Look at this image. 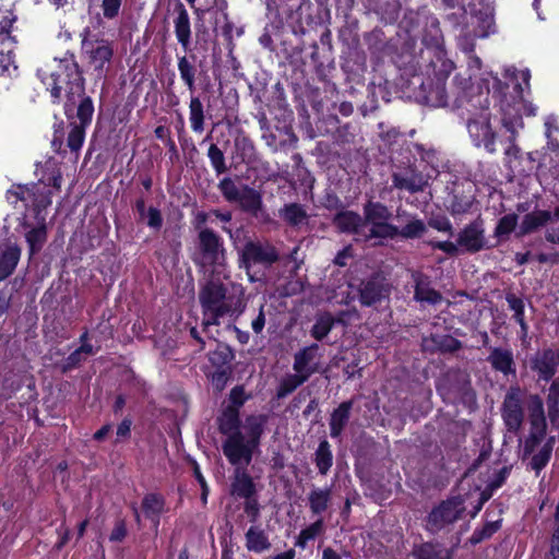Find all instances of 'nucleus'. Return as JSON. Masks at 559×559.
<instances>
[{
	"label": "nucleus",
	"instance_id": "1",
	"mask_svg": "<svg viewBox=\"0 0 559 559\" xmlns=\"http://www.w3.org/2000/svg\"><path fill=\"white\" fill-rule=\"evenodd\" d=\"M231 293L215 275L199 292V301L202 308V325L206 330L211 325H218L225 316L242 312L241 298L245 289L241 285L230 284Z\"/></svg>",
	"mask_w": 559,
	"mask_h": 559
},
{
	"label": "nucleus",
	"instance_id": "2",
	"mask_svg": "<svg viewBox=\"0 0 559 559\" xmlns=\"http://www.w3.org/2000/svg\"><path fill=\"white\" fill-rule=\"evenodd\" d=\"M195 264L210 269L213 275H228L225 272L226 257L223 239L211 228L203 227L198 234V250L193 255Z\"/></svg>",
	"mask_w": 559,
	"mask_h": 559
},
{
	"label": "nucleus",
	"instance_id": "3",
	"mask_svg": "<svg viewBox=\"0 0 559 559\" xmlns=\"http://www.w3.org/2000/svg\"><path fill=\"white\" fill-rule=\"evenodd\" d=\"M47 90L50 92L53 102L61 99L64 92L67 102L64 110L68 117L70 112L85 96L84 79L82 78L76 63L68 69V72L52 73L47 81Z\"/></svg>",
	"mask_w": 559,
	"mask_h": 559
},
{
	"label": "nucleus",
	"instance_id": "4",
	"mask_svg": "<svg viewBox=\"0 0 559 559\" xmlns=\"http://www.w3.org/2000/svg\"><path fill=\"white\" fill-rule=\"evenodd\" d=\"M7 202L21 214L33 209L35 217H39L41 211L51 204V191L43 183L21 185L14 183L5 192Z\"/></svg>",
	"mask_w": 559,
	"mask_h": 559
},
{
	"label": "nucleus",
	"instance_id": "5",
	"mask_svg": "<svg viewBox=\"0 0 559 559\" xmlns=\"http://www.w3.org/2000/svg\"><path fill=\"white\" fill-rule=\"evenodd\" d=\"M81 56L88 67L95 71H103L114 56L112 43L93 34L88 27L80 33Z\"/></svg>",
	"mask_w": 559,
	"mask_h": 559
},
{
	"label": "nucleus",
	"instance_id": "6",
	"mask_svg": "<svg viewBox=\"0 0 559 559\" xmlns=\"http://www.w3.org/2000/svg\"><path fill=\"white\" fill-rule=\"evenodd\" d=\"M555 441V437L547 438L546 432H530L522 447V459L528 460L527 467L539 474L551 457Z\"/></svg>",
	"mask_w": 559,
	"mask_h": 559
},
{
	"label": "nucleus",
	"instance_id": "7",
	"mask_svg": "<svg viewBox=\"0 0 559 559\" xmlns=\"http://www.w3.org/2000/svg\"><path fill=\"white\" fill-rule=\"evenodd\" d=\"M392 213L389 207L380 202L368 201L364 205V218L371 225L370 238H394L399 228L390 223Z\"/></svg>",
	"mask_w": 559,
	"mask_h": 559
},
{
	"label": "nucleus",
	"instance_id": "8",
	"mask_svg": "<svg viewBox=\"0 0 559 559\" xmlns=\"http://www.w3.org/2000/svg\"><path fill=\"white\" fill-rule=\"evenodd\" d=\"M437 390L450 402H474L475 393L467 374L462 371H449L439 382Z\"/></svg>",
	"mask_w": 559,
	"mask_h": 559
},
{
	"label": "nucleus",
	"instance_id": "9",
	"mask_svg": "<svg viewBox=\"0 0 559 559\" xmlns=\"http://www.w3.org/2000/svg\"><path fill=\"white\" fill-rule=\"evenodd\" d=\"M257 447L241 431H234L223 442L222 450L228 462L236 468L250 464Z\"/></svg>",
	"mask_w": 559,
	"mask_h": 559
},
{
	"label": "nucleus",
	"instance_id": "10",
	"mask_svg": "<svg viewBox=\"0 0 559 559\" xmlns=\"http://www.w3.org/2000/svg\"><path fill=\"white\" fill-rule=\"evenodd\" d=\"M464 511V500L461 497L448 499L429 513L427 527L436 533L459 520Z\"/></svg>",
	"mask_w": 559,
	"mask_h": 559
},
{
	"label": "nucleus",
	"instance_id": "11",
	"mask_svg": "<svg viewBox=\"0 0 559 559\" xmlns=\"http://www.w3.org/2000/svg\"><path fill=\"white\" fill-rule=\"evenodd\" d=\"M93 114L94 105L91 97L82 98L76 108V119L79 122H70L67 144L71 151L78 152L81 150L85 139V130L92 122Z\"/></svg>",
	"mask_w": 559,
	"mask_h": 559
},
{
	"label": "nucleus",
	"instance_id": "12",
	"mask_svg": "<svg viewBox=\"0 0 559 559\" xmlns=\"http://www.w3.org/2000/svg\"><path fill=\"white\" fill-rule=\"evenodd\" d=\"M278 259L280 254L276 248L266 241H248L241 251V262L247 271L257 264L269 267Z\"/></svg>",
	"mask_w": 559,
	"mask_h": 559
},
{
	"label": "nucleus",
	"instance_id": "13",
	"mask_svg": "<svg viewBox=\"0 0 559 559\" xmlns=\"http://www.w3.org/2000/svg\"><path fill=\"white\" fill-rule=\"evenodd\" d=\"M501 416L510 432H519L524 421V409L519 389H510L504 396Z\"/></svg>",
	"mask_w": 559,
	"mask_h": 559
},
{
	"label": "nucleus",
	"instance_id": "14",
	"mask_svg": "<svg viewBox=\"0 0 559 559\" xmlns=\"http://www.w3.org/2000/svg\"><path fill=\"white\" fill-rule=\"evenodd\" d=\"M467 130L475 146H484L490 154L496 153V135L491 129L487 114H481L478 117L468 120Z\"/></svg>",
	"mask_w": 559,
	"mask_h": 559
},
{
	"label": "nucleus",
	"instance_id": "15",
	"mask_svg": "<svg viewBox=\"0 0 559 559\" xmlns=\"http://www.w3.org/2000/svg\"><path fill=\"white\" fill-rule=\"evenodd\" d=\"M359 301L365 307H371L390 297L391 286L380 276L362 281L358 288Z\"/></svg>",
	"mask_w": 559,
	"mask_h": 559
},
{
	"label": "nucleus",
	"instance_id": "16",
	"mask_svg": "<svg viewBox=\"0 0 559 559\" xmlns=\"http://www.w3.org/2000/svg\"><path fill=\"white\" fill-rule=\"evenodd\" d=\"M36 218L38 219L36 226H33L29 223L27 215L25 214L19 218V226L24 230V237L28 246L29 257H33L41 251L48 237L45 217L39 216Z\"/></svg>",
	"mask_w": 559,
	"mask_h": 559
},
{
	"label": "nucleus",
	"instance_id": "17",
	"mask_svg": "<svg viewBox=\"0 0 559 559\" xmlns=\"http://www.w3.org/2000/svg\"><path fill=\"white\" fill-rule=\"evenodd\" d=\"M442 68L444 75L438 78V80L435 83L428 81L421 84L424 100L427 105H430L432 107H444L448 105L445 79L449 75V73L453 70L454 66L451 61H443Z\"/></svg>",
	"mask_w": 559,
	"mask_h": 559
},
{
	"label": "nucleus",
	"instance_id": "18",
	"mask_svg": "<svg viewBox=\"0 0 559 559\" xmlns=\"http://www.w3.org/2000/svg\"><path fill=\"white\" fill-rule=\"evenodd\" d=\"M411 278L414 284V300L421 306H436L443 300L440 292L431 286V280L427 274L420 271H412Z\"/></svg>",
	"mask_w": 559,
	"mask_h": 559
},
{
	"label": "nucleus",
	"instance_id": "19",
	"mask_svg": "<svg viewBox=\"0 0 559 559\" xmlns=\"http://www.w3.org/2000/svg\"><path fill=\"white\" fill-rule=\"evenodd\" d=\"M457 245L467 252H478L486 247L485 229L481 219L466 225L457 236Z\"/></svg>",
	"mask_w": 559,
	"mask_h": 559
},
{
	"label": "nucleus",
	"instance_id": "20",
	"mask_svg": "<svg viewBox=\"0 0 559 559\" xmlns=\"http://www.w3.org/2000/svg\"><path fill=\"white\" fill-rule=\"evenodd\" d=\"M559 365V350L547 348L537 352L531 358L532 370L538 373L539 379L549 381L556 373Z\"/></svg>",
	"mask_w": 559,
	"mask_h": 559
},
{
	"label": "nucleus",
	"instance_id": "21",
	"mask_svg": "<svg viewBox=\"0 0 559 559\" xmlns=\"http://www.w3.org/2000/svg\"><path fill=\"white\" fill-rule=\"evenodd\" d=\"M392 182L394 188L412 193L423 191L427 185L423 174L414 168L393 173Z\"/></svg>",
	"mask_w": 559,
	"mask_h": 559
},
{
	"label": "nucleus",
	"instance_id": "22",
	"mask_svg": "<svg viewBox=\"0 0 559 559\" xmlns=\"http://www.w3.org/2000/svg\"><path fill=\"white\" fill-rule=\"evenodd\" d=\"M318 350L319 345L311 344L310 346L297 352L294 355V371L308 380L318 370L317 362H314Z\"/></svg>",
	"mask_w": 559,
	"mask_h": 559
},
{
	"label": "nucleus",
	"instance_id": "23",
	"mask_svg": "<svg viewBox=\"0 0 559 559\" xmlns=\"http://www.w3.org/2000/svg\"><path fill=\"white\" fill-rule=\"evenodd\" d=\"M502 124L511 133L509 136L510 145L506 148L507 155H516L519 152L518 146L514 144L518 130L523 127L522 117L519 114V109H512L510 107H502Z\"/></svg>",
	"mask_w": 559,
	"mask_h": 559
},
{
	"label": "nucleus",
	"instance_id": "24",
	"mask_svg": "<svg viewBox=\"0 0 559 559\" xmlns=\"http://www.w3.org/2000/svg\"><path fill=\"white\" fill-rule=\"evenodd\" d=\"M142 512L148 519L155 531L159 525L160 514L165 511V499L158 493H146L142 500Z\"/></svg>",
	"mask_w": 559,
	"mask_h": 559
},
{
	"label": "nucleus",
	"instance_id": "25",
	"mask_svg": "<svg viewBox=\"0 0 559 559\" xmlns=\"http://www.w3.org/2000/svg\"><path fill=\"white\" fill-rule=\"evenodd\" d=\"M231 495L243 499L255 495V485L245 467L235 468L231 481Z\"/></svg>",
	"mask_w": 559,
	"mask_h": 559
},
{
	"label": "nucleus",
	"instance_id": "26",
	"mask_svg": "<svg viewBox=\"0 0 559 559\" xmlns=\"http://www.w3.org/2000/svg\"><path fill=\"white\" fill-rule=\"evenodd\" d=\"M353 408V401H345L341 403L331 414L329 426L330 436L337 439L342 436V432L350 418V411Z\"/></svg>",
	"mask_w": 559,
	"mask_h": 559
},
{
	"label": "nucleus",
	"instance_id": "27",
	"mask_svg": "<svg viewBox=\"0 0 559 559\" xmlns=\"http://www.w3.org/2000/svg\"><path fill=\"white\" fill-rule=\"evenodd\" d=\"M237 203L242 211L254 217H260L264 214L261 193L247 185L242 186V193Z\"/></svg>",
	"mask_w": 559,
	"mask_h": 559
},
{
	"label": "nucleus",
	"instance_id": "28",
	"mask_svg": "<svg viewBox=\"0 0 559 559\" xmlns=\"http://www.w3.org/2000/svg\"><path fill=\"white\" fill-rule=\"evenodd\" d=\"M332 501V490L330 488L314 487L308 495V504L313 515H321L325 512Z\"/></svg>",
	"mask_w": 559,
	"mask_h": 559
},
{
	"label": "nucleus",
	"instance_id": "29",
	"mask_svg": "<svg viewBox=\"0 0 559 559\" xmlns=\"http://www.w3.org/2000/svg\"><path fill=\"white\" fill-rule=\"evenodd\" d=\"M245 539L246 548L255 554L267 551L272 546L265 532L255 525L249 527L245 534Z\"/></svg>",
	"mask_w": 559,
	"mask_h": 559
},
{
	"label": "nucleus",
	"instance_id": "30",
	"mask_svg": "<svg viewBox=\"0 0 559 559\" xmlns=\"http://www.w3.org/2000/svg\"><path fill=\"white\" fill-rule=\"evenodd\" d=\"M175 24V34L178 43L181 45L185 51L189 49V45L191 41V26H190V17L187 10L183 5H180L178 11V15L174 21Z\"/></svg>",
	"mask_w": 559,
	"mask_h": 559
},
{
	"label": "nucleus",
	"instance_id": "31",
	"mask_svg": "<svg viewBox=\"0 0 559 559\" xmlns=\"http://www.w3.org/2000/svg\"><path fill=\"white\" fill-rule=\"evenodd\" d=\"M21 258V248L15 245H9L0 255V281L5 280L10 276Z\"/></svg>",
	"mask_w": 559,
	"mask_h": 559
},
{
	"label": "nucleus",
	"instance_id": "32",
	"mask_svg": "<svg viewBox=\"0 0 559 559\" xmlns=\"http://www.w3.org/2000/svg\"><path fill=\"white\" fill-rule=\"evenodd\" d=\"M488 361L491 364L495 370L500 371L504 374L515 372L513 355L512 352L509 349H502L497 347L492 348L488 357Z\"/></svg>",
	"mask_w": 559,
	"mask_h": 559
},
{
	"label": "nucleus",
	"instance_id": "33",
	"mask_svg": "<svg viewBox=\"0 0 559 559\" xmlns=\"http://www.w3.org/2000/svg\"><path fill=\"white\" fill-rule=\"evenodd\" d=\"M530 421H531V430L530 432H546L547 424L544 413V404L542 399L538 395H534L531 399L530 405Z\"/></svg>",
	"mask_w": 559,
	"mask_h": 559
},
{
	"label": "nucleus",
	"instance_id": "34",
	"mask_svg": "<svg viewBox=\"0 0 559 559\" xmlns=\"http://www.w3.org/2000/svg\"><path fill=\"white\" fill-rule=\"evenodd\" d=\"M280 217L289 226L298 227L307 223L308 214L301 204L289 203L280 210Z\"/></svg>",
	"mask_w": 559,
	"mask_h": 559
},
{
	"label": "nucleus",
	"instance_id": "35",
	"mask_svg": "<svg viewBox=\"0 0 559 559\" xmlns=\"http://www.w3.org/2000/svg\"><path fill=\"white\" fill-rule=\"evenodd\" d=\"M549 219L550 212L548 211L531 212L523 217V221L519 226V235L523 236L531 234L538 229L540 226H544L546 223H548Z\"/></svg>",
	"mask_w": 559,
	"mask_h": 559
},
{
	"label": "nucleus",
	"instance_id": "36",
	"mask_svg": "<svg viewBox=\"0 0 559 559\" xmlns=\"http://www.w3.org/2000/svg\"><path fill=\"white\" fill-rule=\"evenodd\" d=\"M189 120L191 129L195 133H202L204 131L205 122V110L203 103L199 96L191 95L189 103Z\"/></svg>",
	"mask_w": 559,
	"mask_h": 559
},
{
	"label": "nucleus",
	"instance_id": "37",
	"mask_svg": "<svg viewBox=\"0 0 559 559\" xmlns=\"http://www.w3.org/2000/svg\"><path fill=\"white\" fill-rule=\"evenodd\" d=\"M333 223L343 233H358L362 217L356 212L344 211L335 215Z\"/></svg>",
	"mask_w": 559,
	"mask_h": 559
},
{
	"label": "nucleus",
	"instance_id": "38",
	"mask_svg": "<svg viewBox=\"0 0 559 559\" xmlns=\"http://www.w3.org/2000/svg\"><path fill=\"white\" fill-rule=\"evenodd\" d=\"M267 421L266 415H250L246 418L245 421V430L247 435V439L250 440L255 445H259L261 436L264 431V426Z\"/></svg>",
	"mask_w": 559,
	"mask_h": 559
},
{
	"label": "nucleus",
	"instance_id": "39",
	"mask_svg": "<svg viewBox=\"0 0 559 559\" xmlns=\"http://www.w3.org/2000/svg\"><path fill=\"white\" fill-rule=\"evenodd\" d=\"M314 463L321 475H326L333 464V454L330 448V443L326 440H322L314 453Z\"/></svg>",
	"mask_w": 559,
	"mask_h": 559
},
{
	"label": "nucleus",
	"instance_id": "40",
	"mask_svg": "<svg viewBox=\"0 0 559 559\" xmlns=\"http://www.w3.org/2000/svg\"><path fill=\"white\" fill-rule=\"evenodd\" d=\"M307 379L299 373H289L283 377L276 389V397L282 400L302 385Z\"/></svg>",
	"mask_w": 559,
	"mask_h": 559
},
{
	"label": "nucleus",
	"instance_id": "41",
	"mask_svg": "<svg viewBox=\"0 0 559 559\" xmlns=\"http://www.w3.org/2000/svg\"><path fill=\"white\" fill-rule=\"evenodd\" d=\"M240 419H239V411L237 407H226L223 412L222 417L219 418V430L223 435L227 437L230 436L234 431H240Z\"/></svg>",
	"mask_w": 559,
	"mask_h": 559
},
{
	"label": "nucleus",
	"instance_id": "42",
	"mask_svg": "<svg viewBox=\"0 0 559 559\" xmlns=\"http://www.w3.org/2000/svg\"><path fill=\"white\" fill-rule=\"evenodd\" d=\"M178 71L181 80L188 87V90L193 93L195 90V73L197 68L193 62L186 56L178 58Z\"/></svg>",
	"mask_w": 559,
	"mask_h": 559
},
{
	"label": "nucleus",
	"instance_id": "43",
	"mask_svg": "<svg viewBox=\"0 0 559 559\" xmlns=\"http://www.w3.org/2000/svg\"><path fill=\"white\" fill-rule=\"evenodd\" d=\"M324 531L322 518L317 519L312 524L301 530L296 538L295 546L305 549L310 540H313Z\"/></svg>",
	"mask_w": 559,
	"mask_h": 559
},
{
	"label": "nucleus",
	"instance_id": "44",
	"mask_svg": "<svg viewBox=\"0 0 559 559\" xmlns=\"http://www.w3.org/2000/svg\"><path fill=\"white\" fill-rule=\"evenodd\" d=\"M506 300L509 308L514 312L513 318L520 324L523 336L527 334L528 326L524 319V302L514 294H508Z\"/></svg>",
	"mask_w": 559,
	"mask_h": 559
},
{
	"label": "nucleus",
	"instance_id": "45",
	"mask_svg": "<svg viewBox=\"0 0 559 559\" xmlns=\"http://www.w3.org/2000/svg\"><path fill=\"white\" fill-rule=\"evenodd\" d=\"M426 229L427 227L424 221L412 217L405 226L399 229L397 236L406 239L419 238L425 234Z\"/></svg>",
	"mask_w": 559,
	"mask_h": 559
},
{
	"label": "nucleus",
	"instance_id": "46",
	"mask_svg": "<svg viewBox=\"0 0 559 559\" xmlns=\"http://www.w3.org/2000/svg\"><path fill=\"white\" fill-rule=\"evenodd\" d=\"M548 417L551 423L559 418V382L554 381L547 394Z\"/></svg>",
	"mask_w": 559,
	"mask_h": 559
},
{
	"label": "nucleus",
	"instance_id": "47",
	"mask_svg": "<svg viewBox=\"0 0 559 559\" xmlns=\"http://www.w3.org/2000/svg\"><path fill=\"white\" fill-rule=\"evenodd\" d=\"M218 189L224 199L228 202L237 203L242 193V187L239 188L229 177H225L219 181Z\"/></svg>",
	"mask_w": 559,
	"mask_h": 559
},
{
	"label": "nucleus",
	"instance_id": "48",
	"mask_svg": "<svg viewBox=\"0 0 559 559\" xmlns=\"http://www.w3.org/2000/svg\"><path fill=\"white\" fill-rule=\"evenodd\" d=\"M334 319L331 314L320 316L311 329V335L317 341L323 340L332 330Z\"/></svg>",
	"mask_w": 559,
	"mask_h": 559
},
{
	"label": "nucleus",
	"instance_id": "49",
	"mask_svg": "<svg viewBox=\"0 0 559 559\" xmlns=\"http://www.w3.org/2000/svg\"><path fill=\"white\" fill-rule=\"evenodd\" d=\"M207 157L211 162V165L217 175L224 174L227 171V166L225 162V156L223 151L216 145L211 144L207 151Z\"/></svg>",
	"mask_w": 559,
	"mask_h": 559
},
{
	"label": "nucleus",
	"instance_id": "50",
	"mask_svg": "<svg viewBox=\"0 0 559 559\" xmlns=\"http://www.w3.org/2000/svg\"><path fill=\"white\" fill-rule=\"evenodd\" d=\"M436 348L441 353H454L462 347L461 341L451 335H441L432 337Z\"/></svg>",
	"mask_w": 559,
	"mask_h": 559
},
{
	"label": "nucleus",
	"instance_id": "51",
	"mask_svg": "<svg viewBox=\"0 0 559 559\" xmlns=\"http://www.w3.org/2000/svg\"><path fill=\"white\" fill-rule=\"evenodd\" d=\"M516 225H518V215L516 214H507L499 219V222L495 228V236H497V237L507 236L515 229Z\"/></svg>",
	"mask_w": 559,
	"mask_h": 559
},
{
	"label": "nucleus",
	"instance_id": "52",
	"mask_svg": "<svg viewBox=\"0 0 559 559\" xmlns=\"http://www.w3.org/2000/svg\"><path fill=\"white\" fill-rule=\"evenodd\" d=\"M474 204L473 197H459L453 195V200L450 205V211L453 215L464 214L471 211Z\"/></svg>",
	"mask_w": 559,
	"mask_h": 559
},
{
	"label": "nucleus",
	"instance_id": "53",
	"mask_svg": "<svg viewBox=\"0 0 559 559\" xmlns=\"http://www.w3.org/2000/svg\"><path fill=\"white\" fill-rule=\"evenodd\" d=\"M500 528V521L488 522L479 531H475L471 537L473 544L480 543L481 540L489 538L493 533Z\"/></svg>",
	"mask_w": 559,
	"mask_h": 559
},
{
	"label": "nucleus",
	"instance_id": "54",
	"mask_svg": "<svg viewBox=\"0 0 559 559\" xmlns=\"http://www.w3.org/2000/svg\"><path fill=\"white\" fill-rule=\"evenodd\" d=\"M234 355L228 346L219 345L216 350H214L210 360L213 365H226L231 361Z\"/></svg>",
	"mask_w": 559,
	"mask_h": 559
},
{
	"label": "nucleus",
	"instance_id": "55",
	"mask_svg": "<svg viewBox=\"0 0 559 559\" xmlns=\"http://www.w3.org/2000/svg\"><path fill=\"white\" fill-rule=\"evenodd\" d=\"M123 0H102L103 15L107 20L116 19L121 10Z\"/></svg>",
	"mask_w": 559,
	"mask_h": 559
},
{
	"label": "nucleus",
	"instance_id": "56",
	"mask_svg": "<svg viewBox=\"0 0 559 559\" xmlns=\"http://www.w3.org/2000/svg\"><path fill=\"white\" fill-rule=\"evenodd\" d=\"M549 225L546 230V240L551 243H559V215L550 213Z\"/></svg>",
	"mask_w": 559,
	"mask_h": 559
},
{
	"label": "nucleus",
	"instance_id": "57",
	"mask_svg": "<svg viewBox=\"0 0 559 559\" xmlns=\"http://www.w3.org/2000/svg\"><path fill=\"white\" fill-rule=\"evenodd\" d=\"M145 223L150 228L153 229H160L163 226V216L158 209L156 207H148L147 213L145 214Z\"/></svg>",
	"mask_w": 559,
	"mask_h": 559
},
{
	"label": "nucleus",
	"instance_id": "58",
	"mask_svg": "<svg viewBox=\"0 0 559 559\" xmlns=\"http://www.w3.org/2000/svg\"><path fill=\"white\" fill-rule=\"evenodd\" d=\"M245 512L250 519V522L255 523L260 516V506L258 500L253 497L245 498Z\"/></svg>",
	"mask_w": 559,
	"mask_h": 559
},
{
	"label": "nucleus",
	"instance_id": "59",
	"mask_svg": "<svg viewBox=\"0 0 559 559\" xmlns=\"http://www.w3.org/2000/svg\"><path fill=\"white\" fill-rule=\"evenodd\" d=\"M229 400L231 402V405H229L228 407H237V409L239 411V408L248 400V395L246 394L243 386L238 385L231 389L229 393Z\"/></svg>",
	"mask_w": 559,
	"mask_h": 559
},
{
	"label": "nucleus",
	"instance_id": "60",
	"mask_svg": "<svg viewBox=\"0 0 559 559\" xmlns=\"http://www.w3.org/2000/svg\"><path fill=\"white\" fill-rule=\"evenodd\" d=\"M416 559H443L440 552L431 544H425L415 552Z\"/></svg>",
	"mask_w": 559,
	"mask_h": 559
},
{
	"label": "nucleus",
	"instance_id": "61",
	"mask_svg": "<svg viewBox=\"0 0 559 559\" xmlns=\"http://www.w3.org/2000/svg\"><path fill=\"white\" fill-rule=\"evenodd\" d=\"M415 153L420 156L423 160L426 163L433 165L437 160V152L433 148H426L423 144L416 143L414 144Z\"/></svg>",
	"mask_w": 559,
	"mask_h": 559
},
{
	"label": "nucleus",
	"instance_id": "62",
	"mask_svg": "<svg viewBox=\"0 0 559 559\" xmlns=\"http://www.w3.org/2000/svg\"><path fill=\"white\" fill-rule=\"evenodd\" d=\"M428 225L439 231L452 234V224L447 217H435L429 219Z\"/></svg>",
	"mask_w": 559,
	"mask_h": 559
},
{
	"label": "nucleus",
	"instance_id": "63",
	"mask_svg": "<svg viewBox=\"0 0 559 559\" xmlns=\"http://www.w3.org/2000/svg\"><path fill=\"white\" fill-rule=\"evenodd\" d=\"M127 536V527L126 523L122 520L116 522L115 527L112 528L109 540L110 542H122Z\"/></svg>",
	"mask_w": 559,
	"mask_h": 559
},
{
	"label": "nucleus",
	"instance_id": "64",
	"mask_svg": "<svg viewBox=\"0 0 559 559\" xmlns=\"http://www.w3.org/2000/svg\"><path fill=\"white\" fill-rule=\"evenodd\" d=\"M430 246L433 248V249H438V250H441L448 254H455L457 252V247H460L456 243L454 242H451V241H436V242H430Z\"/></svg>",
	"mask_w": 559,
	"mask_h": 559
}]
</instances>
